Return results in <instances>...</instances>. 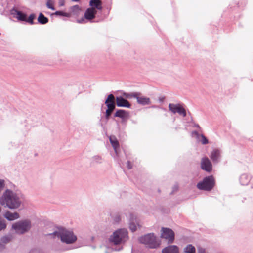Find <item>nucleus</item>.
I'll list each match as a JSON object with an SVG mask.
<instances>
[{
  "instance_id": "58836bf2",
  "label": "nucleus",
  "mask_w": 253,
  "mask_h": 253,
  "mask_svg": "<svg viewBox=\"0 0 253 253\" xmlns=\"http://www.w3.org/2000/svg\"><path fill=\"white\" fill-rule=\"evenodd\" d=\"M1 246H2L1 245H0V247Z\"/></svg>"
},
{
  "instance_id": "ddd939ff",
  "label": "nucleus",
  "mask_w": 253,
  "mask_h": 253,
  "mask_svg": "<svg viewBox=\"0 0 253 253\" xmlns=\"http://www.w3.org/2000/svg\"><path fill=\"white\" fill-rule=\"evenodd\" d=\"M162 253H179V249L176 245H169L162 250Z\"/></svg>"
},
{
  "instance_id": "7ed1b4c3",
  "label": "nucleus",
  "mask_w": 253,
  "mask_h": 253,
  "mask_svg": "<svg viewBox=\"0 0 253 253\" xmlns=\"http://www.w3.org/2000/svg\"><path fill=\"white\" fill-rule=\"evenodd\" d=\"M128 239V232L125 229H119L113 233L110 237V241L115 245L122 244Z\"/></svg>"
},
{
  "instance_id": "e433bc0d",
  "label": "nucleus",
  "mask_w": 253,
  "mask_h": 253,
  "mask_svg": "<svg viewBox=\"0 0 253 253\" xmlns=\"http://www.w3.org/2000/svg\"><path fill=\"white\" fill-rule=\"evenodd\" d=\"M64 5V3L63 2H61L60 5L63 6Z\"/></svg>"
},
{
  "instance_id": "393cba45",
  "label": "nucleus",
  "mask_w": 253,
  "mask_h": 253,
  "mask_svg": "<svg viewBox=\"0 0 253 253\" xmlns=\"http://www.w3.org/2000/svg\"><path fill=\"white\" fill-rule=\"evenodd\" d=\"M56 15H60V16H63L67 17H69L70 16V14L68 13L64 12L62 11H56L54 13Z\"/></svg>"
},
{
  "instance_id": "b1692460",
  "label": "nucleus",
  "mask_w": 253,
  "mask_h": 253,
  "mask_svg": "<svg viewBox=\"0 0 253 253\" xmlns=\"http://www.w3.org/2000/svg\"><path fill=\"white\" fill-rule=\"evenodd\" d=\"M134 219L133 218V217H132V219H131V222L129 224L130 229L132 232H134V231H136V226L134 222ZM135 220H136V218H135Z\"/></svg>"
},
{
  "instance_id": "f03ea898",
  "label": "nucleus",
  "mask_w": 253,
  "mask_h": 253,
  "mask_svg": "<svg viewBox=\"0 0 253 253\" xmlns=\"http://www.w3.org/2000/svg\"><path fill=\"white\" fill-rule=\"evenodd\" d=\"M139 241L147 247L151 249L157 248L161 244L160 241L157 238L154 233H149L142 236L139 239Z\"/></svg>"
},
{
  "instance_id": "cd10ccee",
  "label": "nucleus",
  "mask_w": 253,
  "mask_h": 253,
  "mask_svg": "<svg viewBox=\"0 0 253 253\" xmlns=\"http://www.w3.org/2000/svg\"><path fill=\"white\" fill-rule=\"evenodd\" d=\"M35 17V15L34 14H31L28 19L26 18V20L25 21H27L29 23H30L31 24H33V20L34 19Z\"/></svg>"
},
{
  "instance_id": "412c9836",
  "label": "nucleus",
  "mask_w": 253,
  "mask_h": 253,
  "mask_svg": "<svg viewBox=\"0 0 253 253\" xmlns=\"http://www.w3.org/2000/svg\"><path fill=\"white\" fill-rule=\"evenodd\" d=\"M185 253H195V248L192 245H188L184 249Z\"/></svg>"
},
{
  "instance_id": "6e6552de",
  "label": "nucleus",
  "mask_w": 253,
  "mask_h": 253,
  "mask_svg": "<svg viewBox=\"0 0 253 253\" xmlns=\"http://www.w3.org/2000/svg\"><path fill=\"white\" fill-rule=\"evenodd\" d=\"M115 99L113 94H109L105 100V104L107 106L106 111V117L108 118L115 108Z\"/></svg>"
},
{
  "instance_id": "dca6fc26",
  "label": "nucleus",
  "mask_w": 253,
  "mask_h": 253,
  "mask_svg": "<svg viewBox=\"0 0 253 253\" xmlns=\"http://www.w3.org/2000/svg\"><path fill=\"white\" fill-rule=\"evenodd\" d=\"M89 5L95 9H102V2L100 0H91L89 2Z\"/></svg>"
},
{
  "instance_id": "473e14b6",
  "label": "nucleus",
  "mask_w": 253,
  "mask_h": 253,
  "mask_svg": "<svg viewBox=\"0 0 253 253\" xmlns=\"http://www.w3.org/2000/svg\"><path fill=\"white\" fill-rule=\"evenodd\" d=\"M127 167L128 169H130L132 168V166L129 161L127 162Z\"/></svg>"
},
{
  "instance_id": "bb28decb",
  "label": "nucleus",
  "mask_w": 253,
  "mask_h": 253,
  "mask_svg": "<svg viewBox=\"0 0 253 253\" xmlns=\"http://www.w3.org/2000/svg\"><path fill=\"white\" fill-rule=\"evenodd\" d=\"M46 6L51 10H54L55 8L54 7L53 3L51 1V0H47V2L46 3Z\"/></svg>"
},
{
  "instance_id": "2f4dec72",
  "label": "nucleus",
  "mask_w": 253,
  "mask_h": 253,
  "mask_svg": "<svg viewBox=\"0 0 253 253\" xmlns=\"http://www.w3.org/2000/svg\"><path fill=\"white\" fill-rule=\"evenodd\" d=\"M135 94H137V93H133L126 94H125V96L127 98H130L132 97H134L133 95H135Z\"/></svg>"
},
{
  "instance_id": "423d86ee",
  "label": "nucleus",
  "mask_w": 253,
  "mask_h": 253,
  "mask_svg": "<svg viewBox=\"0 0 253 253\" xmlns=\"http://www.w3.org/2000/svg\"><path fill=\"white\" fill-rule=\"evenodd\" d=\"M31 228V223L29 220L20 221L12 225V228L17 233L23 234Z\"/></svg>"
},
{
  "instance_id": "f3484780",
  "label": "nucleus",
  "mask_w": 253,
  "mask_h": 253,
  "mask_svg": "<svg viewBox=\"0 0 253 253\" xmlns=\"http://www.w3.org/2000/svg\"><path fill=\"white\" fill-rule=\"evenodd\" d=\"M110 143L113 146L115 152L117 153V150L119 147V142L115 136H110L109 138Z\"/></svg>"
},
{
  "instance_id": "5701e85b",
  "label": "nucleus",
  "mask_w": 253,
  "mask_h": 253,
  "mask_svg": "<svg viewBox=\"0 0 253 253\" xmlns=\"http://www.w3.org/2000/svg\"><path fill=\"white\" fill-rule=\"evenodd\" d=\"M17 18L21 21H25L26 20V15L21 11L17 12Z\"/></svg>"
},
{
  "instance_id": "1a4fd4ad",
  "label": "nucleus",
  "mask_w": 253,
  "mask_h": 253,
  "mask_svg": "<svg viewBox=\"0 0 253 253\" xmlns=\"http://www.w3.org/2000/svg\"><path fill=\"white\" fill-rule=\"evenodd\" d=\"M169 108L173 113H178L183 117L186 115V111L184 108L179 104H174L170 103L169 105Z\"/></svg>"
},
{
  "instance_id": "2eb2a0df",
  "label": "nucleus",
  "mask_w": 253,
  "mask_h": 253,
  "mask_svg": "<svg viewBox=\"0 0 253 253\" xmlns=\"http://www.w3.org/2000/svg\"><path fill=\"white\" fill-rule=\"evenodd\" d=\"M4 217L10 221L14 220L19 218V215L17 212H11L10 211H7L4 215Z\"/></svg>"
},
{
  "instance_id": "c756f323",
  "label": "nucleus",
  "mask_w": 253,
  "mask_h": 253,
  "mask_svg": "<svg viewBox=\"0 0 253 253\" xmlns=\"http://www.w3.org/2000/svg\"><path fill=\"white\" fill-rule=\"evenodd\" d=\"M10 237H9V236H5L1 239V241L4 243L8 242L9 241H10Z\"/></svg>"
},
{
  "instance_id": "4468645a",
  "label": "nucleus",
  "mask_w": 253,
  "mask_h": 253,
  "mask_svg": "<svg viewBox=\"0 0 253 253\" xmlns=\"http://www.w3.org/2000/svg\"><path fill=\"white\" fill-rule=\"evenodd\" d=\"M133 95L134 98H135L137 99V102L139 104L142 105H147L150 103V99L149 98L140 96V94L138 93L137 94H135Z\"/></svg>"
},
{
  "instance_id": "a878e982",
  "label": "nucleus",
  "mask_w": 253,
  "mask_h": 253,
  "mask_svg": "<svg viewBox=\"0 0 253 253\" xmlns=\"http://www.w3.org/2000/svg\"><path fill=\"white\" fill-rule=\"evenodd\" d=\"M6 227V224L5 221L0 217V231L4 230Z\"/></svg>"
},
{
  "instance_id": "f257e3e1",
  "label": "nucleus",
  "mask_w": 253,
  "mask_h": 253,
  "mask_svg": "<svg viewBox=\"0 0 253 253\" xmlns=\"http://www.w3.org/2000/svg\"><path fill=\"white\" fill-rule=\"evenodd\" d=\"M0 203L10 209H16L20 206L21 201L16 193L10 190L7 189L0 198Z\"/></svg>"
},
{
  "instance_id": "4c0bfd02",
  "label": "nucleus",
  "mask_w": 253,
  "mask_h": 253,
  "mask_svg": "<svg viewBox=\"0 0 253 253\" xmlns=\"http://www.w3.org/2000/svg\"><path fill=\"white\" fill-rule=\"evenodd\" d=\"M73 1H79V0H73Z\"/></svg>"
},
{
  "instance_id": "c9c22d12",
  "label": "nucleus",
  "mask_w": 253,
  "mask_h": 253,
  "mask_svg": "<svg viewBox=\"0 0 253 253\" xmlns=\"http://www.w3.org/2000/svg\"><path fill=\"white\" fill-rule=\"evenodd\" d=\"M120 217L119 216H118L116 218V222H119L120 220Z\"/></svg>"
},
{
  "instance_id": "9b49d317",
  "label": "nucleus",
  "mask_w": 253,
  "mask_h": 253,
  "mask_svg": "<svg viewBox=\"0 0 253 253\" xmlns=\"http://www.w3.org/2000/svg\"><path fill=\"white\" fill-rule=\"evenodd\" d=\"M96 13V10L94 7H90L86 10L84 16L86 19L91 20L95 18Z\"/></svg>"
},
{
  "instance_id": "0eeeda50",
  "label": "nucleus",
  "mask_w": 253,
  "mask_h": 253,
  "mask_svg": "<svg viewBox=\"0 0 253 253\" xmlns=\"http://www.w3.org/2000/svg\"><path fill=\"white\" fill-rule=\"evenodd\" d=\"M161 238L167 241L169 244L172 243L175 239V234L170 228L162 227L161 230Z\"/></svg>"
},
{
  "instance_id": "7c9ffc66",
  "label": "nucleus",
  "mask_w": 253,
  "mask_h": 253,
  "mask_svg": "<svg viewBox=\"0 0 253 253\" xmlns=\"http://www.w3.org/2000/svg\"><path fill=\"white\" fill-rule=\"evenodd\" d=\"M4 187V181L3 180H0V192Z\"/></svg>"
},
{
  "instance_id": "20e7f679",
  "label": "nucleus",
  "mask_w": 253,
  "mask_h": 253,
  "mask_svg": "<svg viewBox=\"0 0 253 253\" xmlns=\"http://www.w3.org/2000/svg\"><path fill=\"white\" fill-rule=\"evenodd\" d=\"M53 234L60 236L61 240L67 244L73 243L77 240L76 236L72 231H68L65 229H61L59 232H55Z\"/></svg>"
},
{
  "instance_id": "f8f14e48",
  "label": "nucleus",
  "mask_w": 253,
  "mask_h": 253,
  "mask_svg": "<svg viewBox=\"0 0 253 253\" xmlns=\"http://www.w3.org/2000/svg\"><path fill=\"white\" fill-rule=\"evenodd\" d=\"M117 106L118 107H124L130 108L131 106L129 102L122 97H117L116 98Z\"/></svg>"
},
{
  "instance_id": "c85d7f7f",
  "label": "nucleus",
  "mask_w": 253,
  "mask_h": 253,
  "mask_svg": "<svg viewBox=\"0 0 253 253\" xmlns=\"http://www.w3.org/2000/svg\"><path fill=\"white\" fill-rule=\"evenodd\" d=\"M201 142L203 144H206L208 143V140L203 135H201Z\"/></svg>"
},
{
  "instance_id": "39448f33",
  "label": "nucleus",
  "mask_w": 253,
  "mask_h": 253,
  "mask_svg": "<svg viewBox=\"0 0 253 253\" xmlns=\"http://www.w3.org/2000/svg\"><path fill=\"white\" fill-rule=\"evenodd\" d=\"M215 183V181L213 176L211 175L204 178L202 181L199 182L197 185V187L200 190L209 191L214 187Z\"/></svg>"
},
{
  "instance_id": "72a5a7b5",
  "label": "nucleus",
  "mask_w": 253,
  "mask_h": 253,
  "mask_svg": "<svg viewBox=\"0 0 253 253\" xmlns=\"http://www.w3.org/2000/svg\"><path fill=\"white\" fill-rule=\"evenodd\" d=\"M72 9L73 10H80V7L78 5H75L72 7Z\"/></svg>"
},
{
  "instance_id": "4be33fe9",
  "label": "nucleus",
  "mask_w": 253,
  "mask_h": 253,
  "mask_svg": "<svg viewBox=\"0 0 253 253\" xmlns=\"http://www.w3.org/2000/svg\"><path fill=\"white\" fill-rule=\"evenodd\" d=\"M240 183L242 185H246L249 182V179L248 176L245 174H243L240 179Z\"/></svg>"
},
{
  "instance_id": "a211bd4d",
  "label": "nucleus",
  "mask_w": 253,
  "mask_h": 253,
  "mask_svg": "<svg viewBox=\"0 0 253 253\" xmlns=\"http://www.w3.org/2000/svg\"><path fill=\"white\" fill-rule=\"evenodd\" d=\"M220 157V152L217 149L213 150L211 153V155L210 156L212 161L214 162H217L218 161V158Z\"/></svg>"
},
{
  "instance_id": "aec40b11",
  "label": "nucleus",
  "mask_w": 253,
  "mask_h": 253,
  "mask_svg": "<svg viewBox=\"0 0 253 253\" xmlns=\"http://www.w3.org/2000/svg\"><path fill=\"white\" fill-rule=\"evenodd\" d=\"M38 21L40 24H45L48 22V19L45 17L42 13H40L38 18Z\"/></svg>"
},
{
  "instance_id": "6ab92c4d",
  "label": "nucleus",
  "mask_w": 253,
  "mask_h": 253,
  "mask_svg": "<svg viewBox=\"0 0 253 253\" xmlns=\"http://www.w3.org/2000/svg\"><path fill=\"white\" fill-rule=\"evenodd\" d=\"M115 117H118L121 118H126L128 117V113L123 110H117L115 114Z\"/></svg>"
},
{
  "instance_id": "9d476101",
  "label": "nucleus",
  "mask_w": 253,
  "mask_h": 253,
  "mask_svg": "<svg viewBox=\"0 0 253 253\" xmlns=\"http://www.w3.org/2000/svg\"><path fill=\"white\" fill-rule=\"evenodd\" d=\"M201 168L202 169L208 172L211 171L212 164L208 158L205 157L201 159Z\"/></svg>"
},
{
  "instance_id": "f704fd0d",
  "label": "nucleus",
  "mask_w": 253,
  "mask_h": 253,
  "mask_svg": "<svg viewBox=\"0 0 253 253\" xmlns=\"http://www.w3.org/2000/svg\"><path fill=\"white\" fill-rule=\"evenodd\" d=\"M205 250L202 249H200L198 250V253H205Z\"/></svg>"
}]
</instances>
